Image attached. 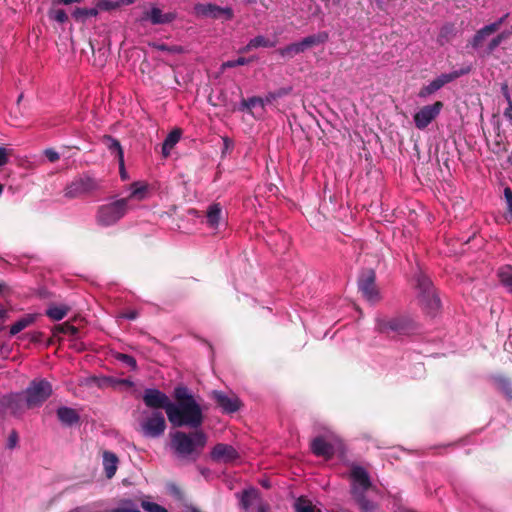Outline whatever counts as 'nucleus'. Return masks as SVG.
<instances>
[{
    "label": "nucleus",
    "mask_w": 512,
    "mask_h": 512,
    "mask_svg": "<svg viewBox=\"0 0 512 512\" xmlns=\"http://www.w3.org/2000/svg\"><path fill=\"white\" fill-rule=\"evenodd\" d=\"M249 63V60L244 58V57H240L236 60H229V61H226L222 64V69H226V68H232V67H236V66H241V65H246Z\"/></svg>",
    "instance_id": "obj_46"
},
{
    "label": "nucleus",
    "mask_w": 512,
    "mask_h": 512,
    "mask_svg": "<svg viewBox=\"0 0 512 512\" xmlns=\"http://www.w3.org/2000/svg\"><path fill=\"white\" fill-rule=\"evenodd\" d=\"M291 91H292V88L288 87V88H281L278 91H276L275 93L277 94V97L280 98V97H283V96L289 94Z\"/></svg>",
    "instance_id": "obj_57"
},
{
    "label": "nucleus",
    "mask_w": 512,
    "mask_h": 512,
    "mask_svg": "<svg viewBox=\"0 0 512 512\" xmlns=\"http://www.w3.org/2000/svg\"><path fill=\"white\" fill-rule=\"evenodd\" d=\"M118 8L117 1L97 0L96 9L99 11H111Z\"/></svg>",
    "instance_id": "obj_40"
},
{
    "label": "nucleus",
    "mask_w": 512,
    "mask_h": 512,
    "mask_svg": "<svg viewBox=\"0 0 512 512\" xmlns=\"http://www.w3.org/2000/svg\"><path fill=\"white\" fill-rule=\"evenodd\" d=\"M223 142L225 149H229L232 146V142L227 137L223 138Z\"/></svg>",
    "instance_id": "obj_61"
},
{
    "label": "nucleus",
    "mask_w": 512,
    "mask_h": 512,
    "mask_svg": "<svg viewBox=\"0 0 512 512\" xmlns=\"http://www.w3.org/2000/svg\"><path fill=\"white\" fill-rule=\"evenodd\" d=\"M143 20H149L154 25L168 24L176 19V14L162 13L161 9L153 6L150 11L146 12L142 18Z\"/></svg>",
    "instance_id": "obj_18"
},
{
    "label": "nucleus",
    "mask_w": 512,
    "mask_h": 512,
    "mask_svg": "<svg viewBox=\"0 0 512 512\" xmlns=\"http://www.w3.org/2000/svg\"><path fill=\"white\" fill-rule=\"evenodd\" d=\"M503 114H504L505 118L512 123V102L507 103V107L504 110Z\"/></svg>",
    "instance_id": "obj_56"
},
{
    "label": "nucleus",
    "mask_w": 512,
    "mask_h": 512,
    "mask_svg": "<svg viewBox=\"0 0 512 512\" xmlns=\"http://www.w3.org/2000/svg\"><path fill=\"white\" fill-rule=\"evenodd\" d=\"M311 450L317 456L330 458L335 451V445L324 437H316L311 443Z\"/></svg>",
    "instance_id": "obj_17"
},
{
    "label": "nucleus",
    "mask_w": 512,
    "mask_h": 512,
    "mask_svg": "<svg viewBox=\"0 0 512 512\" xmlns=\"http://www.w3.org/2000/svg\"><path fill=\"white\" fill-rule=\"evenodd\" d=\"M122 317L129 319V320H134L137 317V312H135V311L127 312V313H124L122 315Z\"/></svg>",
    "instance_id": "obj_59"
},
{
    "label": "nucleus",
    "mask_w": 512,
    "mask_h": 512,
    "mask_svg": "<svg viewBox=\"0 0 512 512\" xmlns=\"http://www.w3.org/2000/svg\"><path fill=\"white\" fill-rule=\"evenodd\" d=\"M504 198L507 204L505 218L510 222L512 221V190L508 187L504 189Z\"/></svg>",
    "instance_id": "obj_41"
},
{
    "label": "nucleus",
    "mask_w": 512,
    "mask_h": 512,
    "mask_svg": "<svg viewBox=\"0 0 512 512\" xmlns=\"http://www.w3.org/2000/svg\"><path fill=\"white\" fill-rule=\"evenodd\" d=\"M99 186V182L95 178L82 175L67 185L64 195L67 198H78L97 190Z\"/></svg>",
    "instance_id": "obj_9"
},
{
    "label": "nucleus",
    "mask_w": 512,
    "mask_h": 512,
    "mask_svg": "<svg viewBox=\"0 0 512 512\" xmlns=\"http://www.w3.org/2000/svg\"><path fill=\"white\" fill-rule=\"evenodd\" d=\"M274 46H275V43L273 41H270L265 36L259 35V36L254 37L253 39H251L248 42V44L246 45V47L243 49V51L247 52V51L257 49L260 47L270 48V47H274Z\"/></svg>",
    "instance_id": "obj_29"
},
{
    "label": "nucleus",
    "mask_w": 512,
    "mask_h": 512,
    "mask_svg": "<svg viewBox=\"0 0 512 512\" xmlns=\"http://www.w3.org/2000/svg\"><path fill=\"white\" fill-rule=\"evenodd\" d=\"M258 105L262 107V98L261 97H251V98H248L247 100H243L241 102V106L243 108H247V109H252Z\"/></svg>",
    "instance_id": "obj_45"
},
{
    "label": "nucleus",
    "mask_w": 512,
    "mask_h": 512,
    "mask_svg": "<svg viewBox=\"0 0 512 512\" xmlns=\"http://www.w3.org/2000/svg\"><path fill=\"white\" fill-rule=\"evenodd\" d=\"M376 328L385 334H407L414 329V323L406 317L379 318Z\"/></svg>",
    "instance_id": "obj_8"
},
{
    "label": "nucleus",
    "mask_w": 512,
    "mask_h": 512,
    "mask_svg": "<svg viewBox=\"0 0 512 512\" xmlns=\"http://www.w3.org/2000/svg\"><path fill=\"white\" fill-rule=\"evenodd\" d=\"M211 456L214 460L228 462L236 459L238 454L231 445L220 443L213 448Z\"/></svg>",
    "instance_id": "obj_19"
},
{
    "label": "nucleus",
    "mask_w": 512,
    "mask_h": 512,
    "mask_svg": "<svg viewBox=\"0 0 512 512\" xmlns=\"http://www.w3.org/2000/svg\"><path fill=\"white\" fill-rule=\"evenodd\" d=\"M216 403L225 413H234L239 410L241 402L234 394H227L221 391H213Z\"/></svg>",
    "instance_id": "obj_16"
},
{
    "label": "nucleus",
    "mask_w": 512,
    "mask_h": 512,
    "mask_svg": "<svg viewBox=\"0 0 512 512\" xmlns=\"http://www.w3.org/2000/svg\"><path fill=\"white\" fill-rule=\"evenodd\" d=\"M153 47L160 50V51H166L170 53H179L182 51L181 47L178 46H167L165 44H153Z\"/></svg>",
    "instance_id": "obj_48"
},
{
    "label": "nucleus",
    "mask_w": 512,
    "mask_h": 512,
    "mask_svg": "<svg viewBox=\"0 0 512 512\" xmlns=\"http://www.w3.org/2000/svg\"><path fill=\"white\" fill-rule=\"evenodd\" d=\"M508 16H509V13H506L505 15L500 17L497 21H495L493 23H490L489 25L490 26H494L495 27V32H496L501 27V25L506 21Z\"/></svg>",
    "instance_id": "obj_55"
},
{
    "label": "nucleus",
    "mask_w": 512,
    "mask_h": 512,
    "mask_svg": "<svg viewBox=\"0 0 512 512\" xmlns=\"http://www.w3.org/2000/svg\"><path fill=\"white\" fill-rule=\"evenodd\" d=\"M135 2V0H118L117 1V4H118V8L122 5H130V4H133Z\"/></svg>",
    "instance_id": "obj_60"
},
{
    "label": "nucleus",
    "mask_w": 512,
    "mask_h": 512,
    "mask_svg": "<svg viewBox=\"0 0 512 512\" xmlns=\"http://www.w3.org/2000/svg\"><path fill=\"white\" fill-rule=\"evenodd\" d=\"M499 387L500 389L508 396V397H511L512 396V385L509 381L505 380V379H500L499 382Z\"/></svg>",
    "instance_id": "obj_49"
},
{
    "label": "nucleus",
    "mask_w": 512,
    "mask_h": 512,
    "mask_svg": "<svg viewBox=\"0 0 512 512\" xmlns=\"http://www.w3.org/2000/svg\"><path fill=\"white\" fill-rule=\"evenodd\" d=\"M26 393V396L18 393H11L0 397V415L3 417L19 415L25 407V402L29 407L32 404L31 385L26 388Z\"/></svg>",
    "instance_id": "obj_5"
},
{
    "label": "nucleus",
    "mask_w": 512,
    "mask_h": 512,
    "mask_svg": "<svg viewBox=\"0 0 512 512\" xmlns=\"http://www.w3.org/2000/svg\"><path fill=\"white\" fill-rule=\"evenodd\" d=\"M118 463L119 460L116 454L109 451H105L103 453V467L107 478L110 479L115 475Z\"/></svg>",
    "instance_id": "obj_22"
},
{
    "label": "nucleus",
    "mask_w": 512,
    "mask_h": 512,
    "mask_svg": "<svg viewBox=\"0 0 512 512\" xmlns=\"http://www.w3.org/2000/svg\"><path fill=\"white\" fill-rule=\"evenodd\" d=\"M168 420L175 427L190 426L197 428L203 420L202 411L196 401L172 403L168 410Z\"/></svg>",
    "instance_id": "obj_2"
},
{
    "label": "nucleus",
    "mask_w": 512,
    "mask_h": 512,
    "mask_svg": "<svg viewBox=\"0 0 512 512\" xmlns=\"http://www.w3.org/2000/svg\"><path fill=\"white\" fill-rule=\"evenodd\" d=\"M416 288L418 290V299L428 313L433 314L440 308V299L436 295L430 279L419 272L416 277Z\"/></svg>",
    "instance_id": "obj_4"
},
{
    "label": "nucleus",
    "mask_w": 512,
    "mask_h": 512,
    "mask_svg": "<svg viewBox=\"0 0 512 512\" xmlns=\"http://www.w3.org/2000/svg\"><path fill=\"white\" fill-rule=\"evenodd\" d=\"M294 508L296 512H321L311 500L305 497H299L294 503Z\"/></svg>",
    "instance_id": "obj_31"
},
{
    "label": "nucleus",
    "mask_w": 512,
    "mask_h": 512,
    "mask_svg": "<svg viewBox=\"0 0 512 512\" xmlns=\"http://www.w3.org/2000/svg\"><path fill=\"white\" fill-rule=\"evenodd\" d=\"M180 138H181V130L175 129V130L171 131L167 135L166 139L164 140L163 147H162L163 153L165 155H168L169 152L171 151V149L179 142Z\"/></svg>",
    "instance_id": "obj_30"
},
{
    "label": "nucleus",
    "mask_w": 512,
    "mask_h": 512,
    "mask_svg": "<svg viewBox=\"0 0 512 512\" xmlns=\"http://www.w3.org/2000/svg\"><path fill=\"white\" fill-rule=\"evenodd\" d=\"M328 40V33L320 32L303 38L300 43L303 50L325 43Z\"/></svg>",
    "instance_id": "obj_28"
},
{
    "label": "nucleus",
    "mask_w": 512,
    "mask_h": 512,
    "mask_svg": "<svg viewBox=\"0 0 512 512\" xmlns=\"http://www.w3.org/2000/svg\"><path fill=\"white\" fill-rule=\"evenodd\" d=\"M32 322V315L28 314L26 317L18 320L10 328V335H16L26 328Z\"/></svg>",
    "instance_id": "obj_35"
},
{
    "label": "nucleus",
    "mask_w": 512,
    "mask_h": 512,
    "mask_svg": "<svg viewBox=\"0 0 512 512\" xmlns=\"http://www.w3.org/2000/svg\"><path fill=\"white\" fill-rule=\"evenodd\" d=\"M142 434L148 438H157L161 436L166 429V422L161 411H144L139 421Z\"/></svg>",
    "instance_id": "obj_7"
},
{
    "label": "nucleus",
    "mask_w": 512,
    "mask_h": 512,
    "mask_svg": "<svg viewBox=\"0 0 512 512\" xmlns=\"http://www.w3.org/2000/svg\"><path fill=\"white\" fill-rule=\"evenodd\" d=\"M119 167H121V166L119 165ZM120 174H121V178H122V179H124V180H125V179H127V177H128V176H127V173H126V171H125V168H124V167H123V168H120Z\"/></svg>",
    "instance_id": "obj_62"
},
{
    "label": "nucleus",
    "mask_w": 512,
    "mask_h": 512,
    "mask_svg": "<svg viewBox=\"0 0 512 512\" xmlns=\"http://www.w3.org/2000/svg\"><path fill=\"white\" fill-rule=\"evenodd\" d=\"M469 72V68L462 69L460 71H453L451 73L441 74L434 80H432L428 85L423 86L419 92L418 97L421 99H426L430 95L434 94L438 90H440L444 85L454 81L460 76L467 74Z\"/></svg>",
    "instance_id": "obj_10"
},
{
    "label": "nucleus",
    "mask_w": 512,
    "mask_h": 512,
    "mask_svg": "<svg viewBox=\"0 0 512 512\" xmlns=\"http://www.w3.org/2000/svg\"><path fill=\"white\" fill-rule=\"evenodd\" d=\"M498 277L505 288L512 293V266L501 267L498 271Z\"/></svg>",
    "instance_id": "obj_32"
},
{
    "label": "nucleus",
    "mask_w": 512,
    "mask_h": 512,
    "mask_svg": "<svg viewBox=\"0 0 512 512\" xmlns=\"http://www.w3.org/2000/svg\"><path fill=\"white\" fill-rule=\"evenodd\" d=\"M375 273L373 270L367 271L359 280V289L363 296L371 303H375L380 300L379 291L375 285Z\"/></svg>",
    "instance_id": "obj_14"
},
{
    "label": "nucleus",
    "mask_w": 512,
    "mask_h": 512,
    "mask_svg": "<svg viewBox=\"0 0 512 512\" xmlns=\"http://www.w3.org/2000/svg\"><path fill=\"white\" fill-rule=\"evenodd\" d=\"M277 94L275 92L268 93L264 98H262V107H264L267 104L272 103L277 99Z\"/></svg>",
    "instance_id": "obj_52"
},
{
    "label": "nucleus",
    "mask_w": 512,
    "mask_h": 512,
    "mask_svg": "<svg viewBox=\"0 0 512 512\" xmlns=\"http://www.w3.org/2000/svg\"><path fill=\"white\" fill-rule=\"evenodd\" d=\"M111 512H139L137 505L131 500H124Z\"/></svg>",
    "instance_id": "obj_38"
},
{
    "label": "nucleus",
    "mask_w": 512,
    "mask_h": 512,
    "mask_svg": "<svg viewBox=\"0 0 512 512\" xmlns=\"http://www.w3.org/2000/svg\"><path fill=\"white\" fill-rule=\"evenodd\" d=\"M175 398L179 403L195 401L192 395L189 393L188 389L185 387H177L175 389Z\"/></svg>",
    "instance_id": "obj_39"
},
{
    "label": "nucleus",
    "mask_w": 512,
    "mask_h": 512,
    "mask_svg": "<svg viewBox=\"0 0 512 512\" xmlns=\"http://www.w3.org/2000/svg\"><path fill=\"white\" fill-rule=\"evenodd\" d=\"M82 0H55L56 4L69 5L72 3H80Z\"/></svg>",
    "instance_id": "obj_58"
},
{
    "label": "nucleus",
    "mask_w": 512,
    "mask_h": 512,
    "mask_svg": "<svg viewBox=\"0 0 512 512\" xmlns=\"http://www.w3.org/2000/svg\"><path fill=\"white\" fill-rule=\"evenodd\" d=\"M7 289V285L5 282H0V294Z\"/></svg>",
    "instance_id": "obj_63"
},
{
    "label": "nucleus",
    "mask_w": 512,
    "mask_h": 512,
    "mask_svg": "<svg viewBox=\"0 0 512 512\" xmlns=\"http://www.w3.org/2000/svg\"><path fill=\"white\" fill-rule=\"evenodd\" d=\"M207 223L210 228L217 229L222 219V208L219 204H212L207 210Z\"/></svg>",
    "instance_id": "obj_25"
},
{
    "label": "nucleus",
    "mask_w": 512,
    "mask_h": 512,
    "mask_svg": "<svg viewBox=\"0 0 512 512\" xmlns=\"http://www.w3.org/2000/svg\"><path fill=\"white\" fill-rule=\"evenodd\" d=\"M494 32V26H490L489 24L485 25L475 33V35L471 39V46L475 49L479 48L482 45L483 41Z\"/></svg>",
    "instance_id": "obj_27"
},
{
    "label": "nucleus",
    "mask_w": 512,
    "mask_h": 512,
    "mask_svg": "<svg viewBox=\"0 0 512 512\" xmlns=\"http://www.w3.org/2000/svg\"><path fill=\"white\" fill-rule=\"evenodd\" d=\"M68 312V308L66 306H52L47 310V315L56 321L63 319Z\"/></svg>",
    "instance_id": "obj_33"
},
{
    "label": "nucleus",
    "mask_w": 512,
    "mask_h": 512,
    "mask_svg": "<svg viewBox=\"0 0 512 512\" xmlns=\"http://www.w3.org/2000/svg\"><path fill=\"white\" fill-rule=\"evenodd\" d=\"M52 393V386L46 380L34 381V405L45 401Z\"/></svg>",
    "instance_id": "obj_20"
},
{
    "label": "nucleus",
    "mask_w": 512,
    "mask_h": 512,
    "mask_svg": "<svg viewBox=\"0 0 512 512\" xmlns=\"http://www.w3.org/2000/svg\"><path fill=\"white\" fill-rule=\"evenodd\" d=\"M195 13L200 16L211 18H224L230 20L233 18V11L229 7H219L214 4H197L194 7Z\"/></svg>",
    "instance_id": "obj_15"
},
{
    "label": "nucleus",
    "mask_w": 512,
    "mask_h": 512,
    "mask_svg": "<svg viewBox=\"0 0 512 512\" xmlns=\"http://www.w3.org/2000/svg\"><path fill=\"white\" fill-rule=\"evenodd\" d=\"M57 416L60 422L66 426H72L79 422V414L73 408L60 407L57 410Z\"/></svg>",
    "instance_id": "obj_21"
},
{
    "label": "nucleus",
    "mask_w": 512,
    "mask_h": 512,
    "mask_svg": "<svg viewBox=\"0 0 512 512\" xmlns=\"http://www.w3.org/2000/svg\"><path fill=\"white\" fill-rule=\"evenodd\" d=\"M302 52H304V50H303V47L301 46L300 41L297 43L288 45L280 50V54L283 57H293L294 55H297Z\"/></svg>",
    "instance_id": "obj_36"
},
{
    "label": "nucleus",
    "mask_w": 512,
    "mask_h": 512,
    "mask_svg": "<svg viewBox=\"0 0 512 512\" xmlns=\"http://www.w3.org/2000/svg\"><path fill=\"white\" fill-rule=\"evenodd\" d=\"M147 196H148V185L144 182L137 181V182H134L131 184L130 194L126 199H127V203H128L129 200H131V199L142 201V200L146 199Z\"/></svg>",
    "instance_id": "obj_24"
},
{
    "label": "nucleus",
    "mask_w": 512,
    "mask_h": 512,
    "mask_svg": "<svg viewBox=\"0 0 512 512\" xmlns=\"http://www.w3.org/2000/svg\"><path fill=\"white\" fill-rule=\"evenodd\" d=\"M142 507L147 512H167V510L160 506L157 503L149 502V501H143Z\"/></svg>",
    "instance_id": "obj_44"
},
{
    "label": "nucleus",
    "mask_w": 512,
    "mask_h": 512,
    "mask_svg": "<svg viewBox=\"0 0 512 512\" xmlns=\"http://www.w3.org/2000/svg\"><path fill=\"white\" fill-rule=\"evenodd\" d=\"M501 92H502L507 103L512 102L509 87H508L507 83H503L501 85Z\"/></svg>",
    "instance_id": "obj_53"
},
{
    "label": "nucleus",
    "mask_w": 512,
    "mask_h": 512,
    "mask_svg": "<svg viewBox=\"0 0 512 512\" xmlns=\"http://www.w3.org/2000/svg\"><path fill=\"white\" fill-rule=\"evenodd\" d=\"M49 16L52 20L59 22V23H64L68 20V15L66 14V12L63 9L51 10L49 13Z\"/></svg>",
    "instance_id": "obj_42"
},
{
    "label": "nucleus",
    "mask_w": 512,
    "mask_h": 512,
    "mask_svg": "<svg viewBox=\"0 0 512 512\" xmlns=\"http://www.w3.org/2000/svg\"><path fill=\"white\" fill-rule=\"evenodd\" d=\"M9 156H10L9 151L4 147H0V167L6 165L8 163Z\"/></svg>",
    "instance_id": "obj_50"
},
{
    "label": "nucleus",
    "mask_w": 512,
    "mask_h": 512,
    "mask_svg": "<svg viewBox=\"0 0 512 512\" xmlns=\"http://www.w3.org/2000/svg\"><path fill=\"white\" fill-rule=\"evenodd\" d=\"M98 15V9L94 8H77L73 12V16L77 20H83L87 17H96Z\"/></svg>",
    "instance_id": "obj_37"
},
{
    "label": "nucleus",
    "mask_w": 512,
    "mask_h": 512,
    "mask_svg": "<svg viewBox=\"0 0 512 512\" xmlns=\"http://www.w3.org/2000/svg\"><path fill=\"white\" fill-rule=\"evenodd\" d=\"M143 401L147 407L155 409L154 411H158V409H164L167 415L169 406H171L173 403L165 393L158 389L152 388L146 389L144 391Z\"/></svg>",
    "instance_id": "obj_13"
},
{
    "label": "nucleus",
    "mask_w": 512,
    "mask_h": 512,
    "mask_svg": "<svg viewBox=\"0 0 512 512\" xmlns=\"http://www.w3.org/2000/svg\"><path fill=\"white\" fill-rule=\"evenodd\" d=\"M44 154L50 162H55L60 158L59 153L53 149H46Z\"/></svg>",
    "instance_id": "obj_51"
},
{
    "label": "nucleus",
    "mask_w": 512,
    "mask_h": 512,
    "mask_svg": "<svg viewBox=\"0 0 512 512\" xmlns=\"http://www.w3.org/2000/svg\"><path fill=\"white\" fill-rule=\"evenodd\" d=\"M510 36V32L507 30L502 31L496 35L487 46V53H492L504 40Z\"/></svg>",
    "instance_id": "obj_34"
},
{
    "label": "nucleus",
    "mask_w": 512,
    "mask_h": 512,
    "mask_svg": "<svg viewBox=\"0 0 512 512\" xmlns=\"http://www.w3.org/2000/svg\"><path fill=\"white\" fill-rule=\"evenodd\" d=\"M240 505L246 512H268L269 506L262 499L258 490H244L240 496Z\"/></svg>",
    "instance_id": "obj_11"
},
{
    "label": "nucleus",
    "mask_w": 512,
    "mask_h": 512,
    "mask_svg": "<svg viewBox=\"0 0 512 512\" xmlns=\"http://www.w3.org/2000/svg\"><path fill=\"white\" fill-rule=\"evenodd\" d=\"M127 199H118L99 207L97 222L102 226H111L118 222L127 212Z\"/></svg>",
    "instance_id": "obj_6"
},
{
    "label": "nucleus",
    "mask_w": 512,
    "mask_h": 512,
    "mask_svg": "<svg viewBox=\"0 0 512 512\" xmlns=\"http://www.w3.org/2000/svg\"><path fill=\"white\" fill-rule=\"evenodd\" d=\"M207 438L203 432L186 434L176 431L171 434V446L175 453L182 458L195 459L204 448Z\"/></svg>",
    "instance_id": "obj_1"
},
{
    "label": "nucleus",
    "mask_w": 512,
    "mask_h": 512,
    "mask_svg": "<svg viewBox=\"0 0 512 512\" xmlns=\"http://www.w3.org/2000/svg\"><path fill=\"white\" fill-rule=\"evenodd\" d=\"M102 142L105 144V146L111 153L115 154V156L118 158L119 165L121 166V168H123L124 153L120 142L108 135H105L102 138Z\"/></svg>",
    "instance_id": "obj_23"
},
{
    "label": "nucleus",
    "mask_w": 512,
    "mask_h": 512,
    "mask_svg": "<svg viewBox=\"0 0 512 512\" xmlns=\"http://www.w3.org/2000/svg\"><path fill=\"white\" fill-rule=\"evenodd\" d=\"M116 359L129 366L132 370L137 368L136 360L130 355L118 353Z\"/></svg>",
    "instance_id": "obj_43"
},
{
    "label": "nucleus",
    "mask_w": 512,
    "mask_h": 512,
    "mask_svg": "<svg viewBox=\"0 0 512 512\" xmlns=\"http://www.w3.org/2000/svg\"><path fill=\"white\" fill-rule=\"evenodd\" d=\"M352 494L364 512H372L375 505L364 497V492L371 487L368 472L361 466H353L350 472Z\"/></svg>",
    "instance_id": "obj_3"
},
{
    "label": "nucleus",
    "mask_w": 512,
    "mask_h": 512,
    "mask_svg": "<svg viewBox=\"0 0 512 512\" xmlns=\"http://www.w3.org/2000/svg\"><path fill=\"white\" fill-rule=\"evenodd\" d=\"M494 32V26H490L489 24L485 25L475 33V35L471 39V46L475 49L479 48L482 45L483 41Z\"/></svg>",
    "instance_id": "obj_26"
},
{
    "label": "nucleus",
    "mask_w": 512,
    "mask_h": 512,
    "mask_svg": "<svg viewBox=\"0 0 512 512\" xmlns=\"http://www.w3.org/2000/svg\"><path fill=\"white\" fill-rule=\"evenodd\" d=\"M18 441H19V435L17 433L16 430H12L9 435H8V438H7V448L8 449H14L17 444H18Z\"/></svg>",
    "instance_id": "obj_47"
},
{
    "label": "nucleus",
    "mask_w": 512,
    "mask_h": 512,
    "mask_svg": "<svg viewBox=\"0 0 512 512\" xmlns=\"http://www.w3.org/2000/svg\"><path fill=\"white\" fill-rule=\"evenodd\" d=\"M375 1H376L377 5H378L379 7H382L383 2H384L383 0H375Z\"/></svg>",
    "instance_id": "obj_64"
},
{
    "label": "nucleus",
    "mask_w": 512,
    "mask_h": 512,
    "mask_svg": "<svg viewBox=\"0 0 512 512\" xmlns=\"http://www.w3.org/2000/svg\"><path fill=\"white\" fill-rule=\"evenodd\" d=\"M62 331L65 334L76 335L77 332H78V329L75 326H72V325H69V324H64L62 326Z\"/></svg>",
    "instance_id": "obj_54"
},
{
    "label": "nucleus",
    "mask_w": 512,
    "mask_h": 512,
    "mask_svg": "<svg viewBox=\"0 0 512 512\" xmlns=\"http://www.w3.org/2000/svg\"><path fill=\"white\" fill-rule=\"evenodd\" d=\"M442 108L443 103L441 101H436L431 105L423 106L413 116L415 126L420 130L425 129L432 121H434L439 116Z\"/></svg>",
    "instance_id": "obj_12"
}]
</instances>
